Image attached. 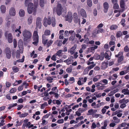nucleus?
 <instances>
[{"mask_svg":"<svg viewBox=\"0 0 129 129\" xmlns=\"http://www.w3.org/2000/svg\"><path fill=\"white\" fill-rule=\"evenodd\" d=\"M63 50H60L58 51L57 52L55 53L56 55V56H58L60 57L62 55Z\"/></svg>","mask_w":129,"mask_h":129,"instance_id":"nucleus-25","label":"nucleus"},{"mask_svg":"<svg viewBox=\"0 0 129 129\" xmlns=\"http://www.w3.org/2000/svg\"><path fill=\"white\" fill-rule=\"evenodd\" d=\"M5 53H6L7 58L9 59L10 58L11 53L10 48L8 47L6 48L5 50Z\"/></svg>","mask_w":129,"mask_h":129,"instance_id":"nucleus-9","label":"nucleus"},{"mask_svg":"<svg viewBox=\"0 0 129 129\" xmlns=\"http://www.w3.org/2000/svg\"><path fill=\"white\" fill-rule=\"evenodd\" d=\"M118 28V26L116 25H112L110 27V29L111 30L116 29Z\"/></svg>","mask_w":129,"mask_h":129,"instance_id":"nucleus-27","label":"nucleus"},{"mask_svg":"<svg viewBox=\"0 0 129 129\" xmlns=\"http://www.w3.org/2000/svg\"><path fill=\"white\" fill-rule=\"evenodd\" d=\"M41 114L40 112L39 111H38L36 112L35 114H33V119H35L36 117V115H40Z\"/></svg>","mask_w":129,"mask_h":129,"instance_id":"nucleus-32","label":"nucleus"},{"mask_svg":"<svg viewBox=\"0 0 129 129\" xmlns=\"http://www.w3.org/2000/svg\"><path fill=\"white\" fill-rule=\"evenodd\" d=\"M88 113L87 115H92L93 114V110L92 109H90L88 111Z\"/></svg>","mask_w":129,"mask_h":129,"instance_id":"nucleus-53","label":"nucleus"},{"mask_svg":"<svg viewBox=\"0 0 129 129\" xmlns=\"http://www.w3.org/2000/svg\"><path fill=\"white\" fill-rule=\"evenodd\" d=\"M66 18V20L68 21L69 22H71L72 20L73 17L72 13L71 12L68 13L67 16L65 17Z\"/></svg>","mask_w":129,"mask_h":129,"instance_id":"nucleus-10","label":"nucleus"},{"mask_svg":"<svg viewBox=\"0 0 129 129\" xmlns=\"http://www.w3.org/2000/svg\"><path fill=\"white\" fill-rule=\"evenodd\" d=\"M34 5L32 3H30L28 5L27 11L29 14H31L33 12L34 15H36V8L38 5V0H34Z\"/></svg>","mask_w":129,"mask_h":129,"instance_id":"nucleus-1","label":"nucleus"},{"mask_svg":"<svg viewBox=\"0 0 129 129\" xmlns=\"http://www.w3.org/2000/svg\"><path fill=\"white\" fill-rule=\"evenodd\" d=\"M124 1V0H121L120 2V6L122 8H123L125 7Z\"/></svg>","mask_w":129,"mask_h":129,"instance_id":"nucleus-22","label":"nucleus"},{"mask_svg":"<svg viewBox=\"0 0 129 129\" xmlns=\"http://www.w3.org/2000/svg\"><path fill=\"white\" fill-rule=\"evenodd\" d=\"M126 125H127V123L126 122L122 123L121 124L119 125L121 127H125Z\"/></svg>","mask_w":129,"mask_h":129,"instance_id":"nucleus-59","label":"nucleus"},{"mask_svg":"<svg viewBox=\"0 0 129 129\" xmlns=\"http://www.w3.org/2000/svg\"><path fill=\"white\" fill-rule=\"evenodd\" d=\"M41 20L42 19L39 17H37L36 20V25L39 28H40L41 27Z\"/></svg>","mask_w":129,"mask_h":129,"instance_id":"nucleus-12","label":"nucleus"},{"mask_svg":"<svg viewBox=\"0 0 129 129\" xmlns=\"http://www.w3.org/2000/svg\"><path fill=\"white\" fill-rule=\"evenodd\" d=\"M85 109H81V108H79L78 109V111L81 113H82L85 111Z\"/></svg>","mask_w":129,"mask_h":129,"instance_id":"nucleus-64","label":"nucleus"},{"mask_svg":"<svg viewBox=\"0 0 129 129\" xmlns=\"http://www.w3.org/2000/svg\"><path fill=\"white\" fill-rule=\"evenodd\" d=\"M47 41H46V43L45 44L43 42V39H42V43L44 45L46 44L48 47H49L51 45L53 42V41L52 40H50L48 41V40L46 39Z\"/></svg>","mask_w":129,"mask_h":129,"instance_id":"nucleus-16","label":"nucleus"},{"mask_svg":"<svg viewBox=\"0 0 129 129\" xmlns=\"http://www.w3.org/2000/svg\"><path fill=\"white\" fill-rule=\"evenodd\" d=\"M5 36L6 37L8 36V42L9 43H12L13 41V38L11 33H9L7 36V32H6L5 34Z\"/></svg>","mask_w":129,"mask_h":129,"instance_id":"nucleus-11","label":"nucleus"},{"mask_svg":"<svg viewBox=\"0 0 129 129\" xmlns=\"http://www.w3.org/2000/svg\"><path fill=\"white\" fill-rule=\"evenodd\" d=\"M122 35V33L120 31H118L116 33V37L117 38L120 37Z\"/></svg>","mask_w":129,"mask_h":129,"instance_id":"nucleus-26","label":"nucleus"},{"mask_svg":"<svg viewBox=\"0 0 129 129\" xmlns=\"http://www.w3.org/2000/svg\"><path fill=\"white\" fill-rule=\"evenodd\" d=\"M125 19L123 18L121 20V21L120 22V23L123 27H124L125 25Z\"/></svg>","mask_w":129,"mask_h":129,"instance_id":"nucleus-42","label":"nucleus"},{"mask_svg":"<svg viewBox=\"0 0 129 129\" xmlns=\"http://www.w3.org/2000/svg\"><path fill=\"white\" fill-rule=\"evenodd\" d=\"M5 120H2L0 122V127L4 125L5 123H4Z\"/></svg>","mask_w":129,"mask_h":129,"instance_id":"nucleus-54","label":"nucleus"},{"mask_svg":"<svg viewBox=\"0 0 129 129\" xmlns=\"http://www.w3.org/2000/svg\"><path fill=\"white\" fill-rule=\"evenodd\" d=\"M17 103L9 105V107L8 108V109H10L12 108L17 106Z\"/></svg>","mask_w":129,"mask_h":129,"instance_id":"nucleus-40","label":"nucleus"},{"mask_svg":"<svg viewBox=\"0 0 129 129\" xmlns=\"http://www.w3.org/2000/svg\"><path fill=\"white\" fill-rule=\"evenodd\" d=\"M33 38L34 41L33 44L35 45H37L39 42V36L37 30H35L33 33Z\"/></svg>","mask_w":129,"mask_h":129,"instance_id":"nucleus-4","label":"nucleus"},{"mask_svg":"<svg viewBox=\"0 0 129 129\" xmlns=\"http://www.w3.org/2000/svg\"><path fill=\"white\" fill-rule=\"evenodd\" d=\"M10 14L12 16H14L16 14V12L15 9L13 8H11L9 11Z\"/></svg>","mask_w":129,"mask_h":129,"instance_id":"nucleus-17","label":"nucleus"},{"mask_svg":"<svg viewBox=\"0 0 129 129\" xmlns=\"http://www.w3.org/2000/svg\"><path fill=\"white\" fill-rule=\"evenodd\" d=\"M116 39L114 35H112L110 37L111 41H115Z\"/></svg>","mask_w":129,"mask_h":129,"instance_id":"nucleus-56","label":"nucleus"},{"mask_svg":"<svg viewBox=\"0 0 129 129\" xmlns=\"http://www.w3.org/2000/svg\"><path fill=\"white\" fill-rule=\"evenodd\" d=\"M100 56L99 55V59L101 60H103L104 57V52H102Z\"/></svg>","mask_w":129,"mask_h":129,"instance_id":"nucleus-34","label":"nucleus"},{"mask_svg":"<svg viewBox=\"0 0 129 129\" xmlns=\"http://www.w3.org/2000/svg\"><path fill=\"white\" fill-rule=\"evenodd\" d=\"M97 30L96 33H95V34H99L100 33H103L104 32V30L103 28H99Z\"/></svg>","mask_w":129,"mask_h":129,"instance_id":"nucleus-24","label":"nucleus"},{"mask_svg":"<svg viewBox=\"0 0 129 129\" xmlns=\"http://www.w3.org/2000/svg\"><path fill=\"white\" fill-rule=\"evenodd\" d=\"M42 123L41 124L42 125H44L47 124V121H46L45 120H44V119H43L42 118Z\"/></svg>","mask_w":129,"mask_h":129,"instance_id":"nucleus-48","label":"nucleus"},{"mask_svg":"<svg viewBox=\"0 0 129 129\" xmlns=\"http://www.w3.org/2000/svg\"><path fill=\"white\" fill-rule=\"evenodd\" d=\"M62 9L61 5L58 3L57 7L54 8L53 11L56 12L57 14L59 15H60L61 14Z\"/></svg>","mask_w":129,"mask_h":129,"instance_id":"nucleus-5","label":"nucleus"},{"mask_svg":"<svg viewBox=\"0 0 129 129\" xmlns=\"http://www.w3.org/2000/svg\"><path fill=\"white\" fill-rule=\"evenodd\" d=\"M65 62H66L67 64L71 63L72 62V60L71 59H68L65 60Z\"/></svg>","mask_w":129,"mask_h":129,"instance_id":"nucleus-43","label":"nucleus"},{"mask_svg":"<svg viewBox=\"0 0 129 129\" xmlns=\"http://www.w3.org/2000/svg\"><path fill=\"white\" fill-rule=\"evenodd\" d=\"M80 13L81 16L83 17L86 18L87 14L85 10L83 9H81L80 10Z\"/></svg>","mask_w":129,"mask_h":129,"instance_id":"nucleus-15","label":"nucleus"},{"mask_svg":"<svg viewBox=\"0 0 129 129\" xmlns=\"http://www.w3.org/2000/svg\"><path fill=\"white\" fill-rule=\"evenodd\" d=\"M73 20L74 22L76 23H77L78 22L79 23L80 22V19L78 18V17L74 18Z\"/></svg>","mask_w":129,"mask_h":129,"instance_id":"nucleus-39","label":"nucleus"},{"mask_svg":"<svg viewBox=\"0 0 129 129\" xmlns=\"http://www.w3.org/2000/svg\"><path fill=\"white\" fill-rule=\"evenodd\" d=\"M17 103L9 105V107L8 108V109H10L12 108L17 106Z\"/></svg>","mask_w":129,"mask_h":129,"instance_id":"nucleus-41","label":"nucleus"},{"mask_svg":"<svg viewBox=\"0 0 129 129\" xmlns=\"http://www.w3.org/2000/svg\"><path fill=\"white\" fill-rule=\"evenodd\" d=\"M87 3L89 7H91L92 5V3L91 0H87Z\"/></svg>","mask_w":129,"mask_h":129,"instance_id":"nucleus-38","label":"nucleus"},{"mask_svg":"<svg viewBox=\"0 0 129 129\" xmlns=\"http://www.w3.org/2000/svg\"><path fill=\"white\" fill-rule=\"evenodd\" d=\"M33 20V18L31 16L29 17L28 19V24H31Z\"/></svg>","mask_w":129,"mask_h":129,"instance_id":"nucleus-37","label":"nucleus"},{"mask_svg":"<svg viewBox=\"0 0 129 129\" xmlns=\"http://www.w3.org/2000/svg\"><path fill=\"white\" fill-rule=\"evenodd\" d=\"M46 79L49 82L51 83L52 82L53 78L49 76L46 78Z\"/></svg>","mask_w":129,"mask_h":129,"instance_id":"nucleus-36","label":"nucleus"},{"mask_svg":"<svg viewBox=\"0 0 129 129\" xmlns=\"http://www.w3.org/2000/svg\"><path fill=\"white\" fill-rule=\"evenodd\" d=\"M123 53L122 52H119L118 54L115 55L116 57H118L117 62L118 63H120L123 60L124 56H123Z\"/></svg>","mask_w":129,"mask_h":129,"instance_id":"nucleus-7","label":"nucleus"},{"mask_svg":"<svg viewBox=\"0 0 129 129\" xmlns=\"http://www.w3.org/2000/svg\"><path fill=\"white\" fill-rule=\"evenodd\" d=\"M11 20V19H10V18H7L6 19V20L7 21L6 23V25L7 26H8L10 25L11 23L10 21Z\"/></svg>","mask_w":129,"mask_h":129,"instance_id":"nucleus-35","label":"nucleus"},{"mask_svg":"<svg viewBox=\"0 0 129 129\" xmlns=\"http://www.w3.org/2000/svg\"><path fill=\"white\" fill-rule=\"evenodd\" d=\"M101 76V75H96L93 78V81L94 82H95L97 81L100 78Z\"/></svg>","mask_w":129,"mask_h":129,"instance_id":"nucleus-21","label":"nucleus"},{"mask_svg":"<svg viewBox=\"0 0 129 129\" xmlns=\"http://www.w3.org/2000/svg\"><path fill=\"white\" fill-rule=\"evenodd\" d=\"M95 64L88 67L85 69L84 73V72L86 71H87V72L89 71L90 69L93 68L95 66Z\"/></svg>","mask_w":129,"mask_h":129,"instance_id":"nucleus-18","label":"nucleus"},{"mask_svg":"<svg viewBox=\"0 0 129 129\" xmlns=\"http://www.w3.org/2000/svg\"><path fill=\"white\" fill-rule=\"evenodd\" d=\"M46 2V0H40L39 4L41 7H43L44 6V4Z\"/></svg>","mask_w":129,"mask_h":129,"instance_id":"nucleus-28","label":"nucleus"},{"mask_svg":"<svg viewBox=\"0 0 129 129\" xmlns=\"http://www.w3.org/2000/svg\"><path fill=\"white\" fill-rule=\"evenodd\" d=\"M17 109L18 110H21L23 107V105L22 104H20L18 106Z\"/></svg>","mask_w":129,"mask_h":129,"instance_id":"nucleus-49","label":"nucleus"},{"mask_svg":"<svg viewBox=\"0 0 129 129\" xmlns=\"http://www.w3.org/2000/svg\"><path fill=\"white\" fill-rule=\"evenodd\" d=\"M76 48V46L75 45L72 47L70 50L69 52L72 55L74 53V51Z\"/></svg>","mask_w":129,"mask_h":129,"instance_id":"nucleus-19","label":"nucleus"},{"mask_svg":"<svg viewBox=\"0 0 129 129\" xmlns=\"http://www.w3.org/2000/svg\"><path fill=\"white\" fill-rule=\"evenodd\" d=\"M51 114V113L50 112H49V113L46 114L42 118V119H44L45 118H47L49 116H50Z\"/></svg>","mask_w":129,"mask_h":129,"instance_id":"nucleus-51","label":"nucleus"},{"mask_svg":"<svg viewBox=\"0 0 129 129\" xmlns=\"http://www.w3.org/2000/svg\"><path fill=\"white\" fill-rule=\"evenodd\" d=\"M23 89V86L22 85L19 86L18 88V90L19 91H21Z\"/></svg>","mask_w":129,"mask_h":129,"instance_id":"nucleus-62","label":"nucleus"},{"mask_svg":"<svg viewBox=\"0 0 129 129\" xmlns=\"http://www.w3.org/2000/svg\"><path fill=\"white\" fill-rule=\"evenodd\" d=\"M75 37V35H71L70 37L69 38V40L71 41H73Z\"/></svg>","mask_w":129,"mask_h":129,"instance_id":"nucleus-50","label":"nucleus"},{"mask_svg":"<svg viewBox=\"0 0 129 129\" xmlns=\"http://www.w3.org/2000/svg\"><path fill=\"white\" fill-rule=\"evenodd\" d=\"M26 127H28V128H30L34 126L33 124H32L30 122H28L26 124Z\"/></svg>","mask_w":129,"mask_h":129,"instance_id":"nucleus-30","label":"nucleus"},{"mask_svg":"<svg viewBox=\"0 0 129 129\" xmlns=\"http://www.w3.org/2000/svg\"><path fill=\"white\" fill-rule=\"evenodd\" d=\"M108 61H107L106 62L105 61L103 62L101 65V69L102 70H104L107 68L108 67Z\"/></svg>","mask_w":129,"mask_h":129,"instance_id":"nucleus-14","label":"nucleus"},{"mask_svg":"<svg viewBox=\"0 0 129 129\" xmlns=\"http://www.w3.org/2000/svg\"><path fill=\"white\" fill-rule=\"evenodd\" d=\"M17 91V89L15 88H12L10 91V92L11 93H13Z\"/></svg>","mask_w":129,"mask_h":129,"instance_id":"nucleus-44","label":"nucleus"},{"mask_svg":"<svg viewBox=\"0 0 129 129\" xmlns=\"http://www.w3.org/2000/svg\"><path fill=\"white\" fill-rule=\"evenodd\" d=\"M103 6L104 8V13H106L108 11L109 8V4L107 2H105L103 3Z\"/></svg>","mask_w":129,"mask_h":129,"instance_id":"nucleus-13","label":"nucleus"},{"mask_svg":"<svg viewBox=\"0 0 129 129\" xmlns=\"http://www.w3.org/2000/svg\"><path fill=\"white\" fill-rule=\"evenodd\" d=\"M25 57L23 56L21 59H19L17 60V62H23L24 61Z\"/></svg>","mask_w":129,"mask_h":129,"instance_id":"nucleus-52","label":"nucleus"},{"mask_svg":"<svg viewBox=\"0 0 129 129\" xmlns=\"http://www.w3.org/2000/svg\"><path fill=\"white\" fill-rule=\"evenodd\" d=\"M29 85V84L28 83H27L25 82H24L22 84V86H25L26 88H27L28 87Z\"/></svg>","mask_w":129,"mask_h":129,"instance_id":"nucleus-46","label":"nucleus"},{"mask_svg":"<svg viewBox=\"0 0 129 129\" xmlns=\"http://www.w3.org/2000/svg\"><path fill=\"white\" fill-rule=\"evenodd\" d=\"M128 102V99L125 100V99H123L120 100L119 101V102L121 104L120 106V107L121 108L123 109L126 106V104Z\"/></svg>","mask_w":129,"mask_h":129,"instance_id":"nucleus-8","label":"nucleus"},{"mask_svg":"<svg viewBox=\"0 0 129 129\" xmlns=\"http://www.w3.org/2000/svg\"><path fill=\"white\" fill-rule=\"evenodd\" d=\"M56 56L55 54L51 58V59L54 61H56Z\"/></svg>","mask_w":129,"mask_h":129,"instance_id":"nucleus-60","label":"nucleus"},{"mask_svg":"<svg viewBox=\"0 0 129 129\" xmlns=\"http://www.w3.org/2000/svg\"><path fill=\"white\" fill-rule=\"evenodd\" d=\"M48 105L47 103V102H45L41 105L40 108L41 109H43L45 108Z\"/></svg>","mask_w":129,"mask_h":129,"instance_id":"nucleus-33","label":"nucleus"},{"mask_svg":"<svg viewBox=\"0 0 129 129\" xmlns=\"http://www.w3.org/2000/svg\"><path fill=\"white\" fill-rule=\"evenodd\" d=\"M20 57V52L19 50H17L16 52V57L17 58H19Z\"/></svg>","mask_w":129,"mask_h":129,"instance_id":"nucleus-47","label":"nucleus"},{"mask_svg":"<svg viewBox=\"0 0 129 129\" xmlns=\"http://www.w3.org/2000/svg\"><path fill=\"white\" fill-rule=\"evenodd\" d=\"M124 51L125 52L129 51V48L127 46H125L124 48Z\"/></svg>","mask_w":129,"mask_h":129,"instance_id":"nucleus-55","label":"nucleus"},{"mask_svg":"<svg viewBox=\"0 0 129 129\" xmlns=\"http://www.w3.org/2000/svg\"><path fill=\"white\" fill-rule=\"evenodd\" d=\"M55 21V19L54 17H52L51 19L50 16L48 17L47 19L46 17H45L43 20V25L46 27L47 26L48 24L50 25L51 24L52 26L54 27L56 24Z\"/></svg>","mask_w":129,"mask_h":129,"instance_id":"nucleus-2","label":"nucleus"},{"mask_svg":"<svg viewBox=\"0 0 129 129\" xmlns=\"http://www.w3.org/2000/svg\"><path fill=\"white\" fill-rule=\"evenodd\" d=\"M104 57L105 58H108V60H109L110 59V58H109V56L108 54L107 53H105V54H104Z\"/></svg>","mask_w":129,"mask_h":129,"instance_id":"nucleus-63","label":"nucleus"},{"mask_svg":"<svg viewBox=\"0 0 129 129\" xmlns=\"http://www.w3.org/2000/svg\"><path fill=\"white\" fill-rule=\"evenodd\" d=\"M114 4L113 8L114 9H118L119 6L117 3L113 4Z\"/></svg>","mask_w":129,"mask_h":129,"instance_id":"nucleus-45","label":"nucleus"},{"mask_svg":"<svg viewBox=\"0 0 129 129\" xmlns=\"http://www.w3.org/2000/svg\"><path fill=\"white\" fill-rule=\"evenodd\" d=\"M50 31L48 30H46L44 32V34L42 35V39H43V42L45 44L46 43V37L45 36H48L50 35Z\"/></svg>","mask_w":129,"mask_h":129,"instance_id":"nucleus-6","label":"nucleus"},{"mask_svg":"<svg viewBox=\"0 0 129 129\" xmlns=\"http://www.w3.org/2000/svg\"><path fill=\"white\" fill-rule=\"evenodd\" d=\"M0 9L2 13H5L6 10V8L5 6L4 5H2Z\"/></svg>","mask_w":129,"mask_h":129,"instance_id":"nucleus-20","label":"nucleus"},{"mask_svg":"<svg viewBox=\"0 0 129 129\" xmlns=\"http://www.w3.org/2000/svg\"><path fill=\"white\" fill-rule=\"evenodd\" d=\"M127 72H125L124 71H122L120 72L119 73L120 75L121 76L126 74Z\"/></svg>","mask_w":129,"mask_h":129,"instance_id":"nucleus-61","label":"nucleus"},{"mask_svg":"<svg viewBox=\"0 0 129 129\" xmlns=\"http://www.w3.org/2000/svg\"><path fill=\"white\" fill-rule=\"evenodd\" d=\"M12 70L15 73L17 72L19 70V68L16 66H14L12 68Z\"/></svg>","mask_w":129,"mask_h":129,"instance_id":"nucleus-29","label":"nucleus"},{"mask_svg":"<svg viewBox=\"0 0 129 129\" xmlns=\"http://www.w3.org/2000/svg\"><path fill=\"white\" fill-rule=\"evenodd\" d=\"M14 47V48H16L17 46V43L16 40L14 39L13 40Z\"/></svg>","mask_w":129,"mask_h":129,"instance_id":"nucleus-58","label":"nucleus"},{"mask_svg":"<svg viewBox=\"0 0 129 129\" xmlns=\"http://www.w3.org/2000/svg\"><path fill=\"white\" fill-rule=\"evenodd\" d=\"M6 85L7 87L9 88L11 86V84L9 82H7L6 83Z\"/></svg>","mask_w":129,"mask_h":129,"instance_id":"nucleus-57","label":"nucleus"},{"mask_svg":"<svg viewBox=\"0 0 129 129\" xmlns=\"http://www.w3.org/2000/svg\"><path fill=\"white\" fill-rule=\"evenodd\" d=\"M28 113L27 112L25 113H24L21 114L20 115H19V116L20 117H26L28 115Z\"/></svg>","mask_w":129,"mask_h":129,"instance_id":"nucleus-31","label":"nucleus"},{"mask_svg":"<svg viewBox=\"0 0 129 129\" xmlns=\"http://www.w3.org/2000/svg\"><path fill=\"white\" fill-rule=\"evenodd\" d=\"M19 14L20 16L21 17L24 16L25 15L24 11L22 9L20 10L19 12Z\"/></svg>","mask_w":129,"mask_h":129,"instance_id":"nucleus-23","label":"nucleus"},{"mask_svg":"<svg viewBox=\"0 0 129 129\" xmlns=\"http://www.w3.org/2000/svg\"><path fill=\"white\" fill-rule=\"evenodd\" d=\"M22 35L24 37V39L25 40H27L30 39L32 36L31 32L30 30L26 29H25L22 32Z\"/></svg>","mask_w":129,"mask_h":129,"instance_id":"nucleus-3","label":"nucleus"}]
</instances>
